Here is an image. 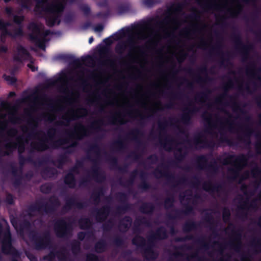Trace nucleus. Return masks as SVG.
Here are the masks:
<instances>
[{
  "label": "nucleus",
  "instance_id": "nucleus-1",
  "mask_svg": "<svg viewBox=\"0 0 261 261\" xmlns=\"http://www.w3.org/2000/svg\"><path fill=\"white\" fill-rule=\"evenodd\" d=\"M180 21L176 18H169L153 26L146 24L135 29L131 34V39L148 38L153 43L158 42L162 38H168L179 27Z\"/></svg>",
  "mask_w": 261,
  "mask_h": 261
},
{
  "label": "nucleus",
  "instance_id": "nucleus-2",
  "mask_svg": "<svg viewBox=\"0 0 261 261\" xmlns=\"http://www.w3.org/2000/svg\"><path fill=\"white\" fill-rule=\"evenodd\" d=\"M30 31V36L31 40L42 50H45L44 44L49 39L48 36L50 32L48 30L44 31L43 25L39 23H31L29 26Z\"/></svg>",
  "mask_w": 261,
  "mask_h": 261
},
{
  "label": "nucleus",
  "instance_id": "nucleus-3",
  "mask_svg": "<svg viewBox=\"0 0 261 261\" xmlns=\"http://www.w3.org/2000/svg\"><path fill=\"white\" fill-rule=\"evenodd\" d=\"M213 5L218 10H226L232 16H236L240 12L242 7L236 0H216Z\"/></svg>",
  "mask_w": 261,
  "mask_h": 261
},
{
  "label": "nucleus",
  "instance_id": "nucleus-4",
  "mask_svg": "<svg viewBox=\"0 0 261 261\" xmlns=\"http://www.w3.org/2000/svg\"><path fill=\"white\" fill-rule=\"evenodd\" d=\"M0 240L2 243L3 251L6 254L16 255L17 252L11 245L10 233L8 229L3 231L0 224Z\"/></svg>",
  "mask_w": 261,
  "mask_h": 261
},
{
  "label": "nucleus",
  "instance_id": "nucleus-5",
  "mask_svg": "<svg viewBox=\"0 0 261 261\" xmlns=\"http://www.w3.org/2000/svg\"><path fill=\"white\" fill-rule=\"evenodd\" d=\"M32 138V136H29L28 138H24V136H22L16 138V142H10L6 144V148L9 151H11L14 149L18 148V151L22 153L25 147V144H29L31 139Z\"/></svg>",
  "mask_w": 261,
  "mask_h": 261
},
{
  "label": "nucleus",
  "instance_id": "nucleus-6",
  "mask_svg": "<svg viewBox=\"0 0 261 261\" xmlns=\"http://www.w3.org/2000/svg\"><path fill=\"white\" fill-rule=\"evenodd\" d=\"M34 141L31 142V147L38 150H44L48 148L47 141L45 135L39 132L33 136Z\"/></svg>",
  "mask_w": 261,
  "mask_h": 261
},
{
  "label": "nucleus",
  "instance_id": "nucleus-7",
  "mask_svg": "<svg viewBox=\"0 0 261 261\" xmlns=\"http://www.w3.org/2000/svg\"><path fill=\"white\" fill-rule=\"evenodd\" d=\"M87 114L86 109L78 108L76 110L70 109L63 116V119L67 124L70 120L85 116Z\"/></svg>",
  "mask_w": 261,
  "mask_h": 261
},
{
  "label": "nucleus",
  "instance_id": "nucleus-8",
  "mask_svg": "<svg viewBox=\"0 0 261 261\" xmlns=\"http://www.w3.org/2000/svg\"><path fill=\"white\" fill-rule=\"evenodd\" d=\"M9 25V23H4L2 20L0 19V37L2 38V39L7 36L16 37L22 35L23 32L20 27L15 29L12 32H8Z\"/></svg>",
  "mask_w": 261,
  "mask_h": 261
},
{
  "label": "nucleus",
  "instance_id": "nucleus-9",
  "mask_svg": "<svg viewBox=\"0 0 261 261\" xmlns=\"http://www.w3.org/2000/svg\"><path fill=\"white\" fill-rule=\"evenodd\" d=\"M231 163L233 167L237 170H240L247 164L246 157L244 155H239L236 158L231 157L225 164Z\"/></svg>",
  "mask_w": 261,
  "mask_h": 261
},
{
  "label": "nucleus",
  "instance_id": "nucleus-10",
  "mask_svg": "<svg viewBox=\"0 0 261 261\" xmlns=\"http://www.w3.org/2000/svg\"><path fill=\"white\" fill-rule=\"evenodd\" d=\"M30 58V55L26 49L21 46L18 45L14 56V60L20 63L23 60H29Z\"/></svg>",
  "mask_w": 261,
  "mask_h": 261
},
{
  "label": "nucleus",
  "instance_id": "nucleus-11",
  "mask_svg": "<svg viewBox=\"0 0 261 261\" xmlns=\"http://www.w3.org/2000/svg\"><path fill=\"white\" fill-rule=\"evenodd\" d=\"M55 230L58 236L63 237L67 233V225L63 221H59L56 224Z\"/></svg>",
  "mask_w": 261,
  "mask_h": 261
},
{
  "label": "nucleus",
  "instance_id": "nucleus-12",
  "mask_svg": "<svg viewBox=\"0 0 261 261\" xmlns=\"http://www.w3.org/2000/svg\"><path fill=\"white\" fill-rule=\"evenodd\" d=\"M86 135V129L81 124H77L74 127L72 136L77 139H81Z\"/></svg>",
  "mask_w": 261,
  "mask_h": 261
},
{
  "label": "nucleus",
  "instance_id": "nucleus-13",
  "mask_svg": "<svg viewBox=\"0 0 261 261\" xmlns=\"http://www.w3.org/2000/svg\"><path fill=\"white\" fill-rule=\"evenodd\" d=\"M68 83L67 76L65 74H63L58 77L53 83L54 85H60L63 89L67 88Z\"/></svg>",
  "mask_w": 261,
  "mask_h": 261
},
{
  "label": "nucleus",
  "instance_id": "nucleus-14",
  "mask_svg": "<svg viewBox=\"0 0 261 261\" xmlns=\"http://www.w3.org/2000/svg\"><path fill=\"white\" fill-rule=\"evenodd\" d=\"M65 182L70 187H72L74 185L75 180L72 173H69L65 176Z\"/></svg>",
  "mask_w": 261,
  "mask_h": 261
},
{
  "label": "nucleus",
  "instance_id": "nucleus-15",
  "mask_svg": "<svg viewBox=\"0 0 261 261\" xmlns=\"http://www.w3.org/2000/svg\"><path fill=\"white\" fill-rule=\"evenodd\" d=\"M105 248V245L103 242H98L96 244L95 250L97 252H102Z\"/></svg>",
  "mask_w": 261,
  "mask_h": 261
},
{
  "label": "nucleus",
  "instance_id": "nucleus-16",
  "mask_svg": "<svg viewBox=\"0 0 261 261\" xmlns=\"http://www.w3.org/2000/svg\"><path fill=\"white\" fill-rule=\"evenodd\" d=\"M5 79L8 83L13 84L15 83L16 79L14 76H11L9 75H5Z\"/></svg>",
  "mask_w": 261,
  "mask_h": 261
},
{
  "label": "nucleus",
  "instance_id": "nucleus-17",
  "mask_svg": "<svg viewBox=\"0 0 261 261\" xmlns=\"http://www.w3.org/2000/svg\"><path fill=\"white\" fill-rule=\"evenodd\" d=\"M13 19L16 23L19 24L23 20L24 17L23 16L14 15Z\"/></svg>",
  "mask_w": 261,
  "mask_h": 261
},
{
  "label": "nucleus",
  "instance_id": "nucleus-18",
  "mask_svg": "<svg viewBox=\"0 0 261 261\" xmlns=\"http://www.w3.org/2000/svg\"><path fill=\"white\" fill-rule=\"evenodd\" d=\"M115 103L116 106H121L122 104V103L125 102L126 99L125 98H122L121 99H120L116 97L115 98Z\"/></svg>",
  "mask_w": 261,
  "mask_h": 261
},
{
  "label": "nucleus",
  "instance_id": "nucleus-19",
  "mask_svg": "<svg viewBox=\"0 0 261 261\" xmlns=\"http://www.w3.org/2000/svg\"><path fill=\"white\" fill-rule=\"evenodd\" d=\"M87 261H99L98 258L93 254H89L87 255Z\"/></svg>",
  "mask_w": 261,
  "mask_h": 261
},
{
  "label": "nucleus",
  "instance_id": "nucleus-20",
  "mask_svg": "<svg viewBox=\"0 0 261 261\" xmlns=\"http://www.w3.org/2000/svg\"><path fill=\"white\" fill-rule=\"evenodd\" d=\"M16 134H17V131L15 129H14V128L10 129L8 132V135L9 137H14L16 135Z\"/></svg>",
  "mask_w": 261,
  "mask_h": 261
},
{
  "label": "nucleus",
  "instance_id": "nucleus-21",
  "mask_svg": "<svg viewBox=\"0 0 261 261\" xmlns=\"http://www.w3.org/2000/svg\"><path fill=\"white\" fill-rule=\"evenodd\" d=\"M6 13L8 15L9 17L12 16L13 15V9L10 7H7L5 9Z\"/></svg>",
  "mask_w": 261,
  "mask_h": 261
},
{
  "label": "nucleus",
  "instance_id": "nucleus-22",
  "mask_svg": "<svg viewBox=\"0 0 261 261\" xmlns=\"http://www.w3.org/2000/svg\"><path fill=\"white\" fill-rule=\"evenodd\" d=\"M103 30V27L101 25H98L95 27L94 28V31L96 32H100L102 31Z\"/></svg>",
  "mask_w": 261,
  "mask_h": 261
},
{
  "label": "nucleus",
  "instance_id": "nucleus-23",
  "mask_svg": "<svg viewBox=\"0 0 261 261\" xmlns=\"http://www.w3.org/2000/svg\"><path fill=\"white\" fill-rule=\"evenodd\" d=\"M152 3V0H144L143 3L146 6L149 7L150 6Z\"/></svg>",
  "mask_w": 261,
  "mask_h": 261
},
{
  "label": "nucleus",
  "instance_id": "nucleus-24",
  "mask_svg": "<svg viewBox=\"0 0 261 261\" xmlns=\"http://www.w3.org/2000/svg\"><path fill=\"white\" fill-rule=\"evenodd\" d=\"M7 51V47L5 45H2L0 46V53H6Z\"/></svg>",
  "mask_w": 261,
  "mask_h": 261
},
{
  "label": "nucleus",
  "instance_id": "nucleus-25",
  "mask_svg": "<svg viewBox=\"0 0 261 261\" xmlns=\"http://www.w3.org/2000/svg\"><path fill=\"white\" fill-rule=\"evenodd\" d=\"M28 66L33 71H35L36 69L35 67L33 65L32 62L28 64Z\"/></svg>",
  "mask_w": 261,
  "mask_h": 261
},
{
  "label": "nucleus",
  "instance_id": "nucleus-26",
  "mask_svg": "<svg viewBox=\"0 0 261 261\" xmlns=\"http://www.w3.org/2000/svg\"><path fill=\"white\" fill-rule=\"evenodd\" d=\"M8 202L10 204H12L13 202L12 197L11 195L8 196Z\"/></svg>",
  "mask_w": 261,
  "mask_h": 261
},
{
  "label": "nucleus",
  "instance_id": "nucleus-27",
  "mask_svg": "<svg viewBox=\"0 0 261 261\" xmlns=\"http://www.w3.org/2000/svg\"><path fill=\"white\" fill-rule=\"evenodd\" d=\"M229 214H227L226 212H224L223 213V218L225 220H226V219L229 217Z\"/></svg>",
  "mask_w": 261,
  "mask_h": 261
},
{
  "label": "nucleus",
  "instance_id": "nucleus-28",
  "mask_svg": "<svg viewBox=\"0 0 261 261\" xmlns=\"http://www.w3.org/2000/svg\"><path fill=\"white\" fill-rule=\"evenodd\" d=\"M54 119H55V116H54V115H51L50 116H49L48 118L49 120L53 121Z\"/></svg>",
  "mask_w": 261,
  "mask_h": 261
},
{
  "label": "nucleus",
  "instance_id": "nucleus-29",
  "mask_svg": "<svg viewBox=\"0 0 261 261\" xmlns=\"http://www.w3.org/2000/svg\"><path fill=\"white\" fill-rule=\"evenodd\" d=\"M84 221H85L86 222V225L85 226H81V227L83 228H86V227H87L88 226H89V224L88 223V221L87 220H84Z\"/></svg>",
  "mask_w": 261,
  "mask_h": 261
},
{
  "label": "nucleus",
  "instance_id": "nucleus-30",
  "mask_svg": "<svg viewBox=\"0 0 261 261\" xmlns=\"http://www.w3.org/2000/svg\"><path fill=\"white\" fill-rule=\"evenodd\" d=\"M79 237L80 239H83L84 238V234L82 232L80 233L79 234Z\"/></svg>",
  "mask_w": 261,
  "mask_h": 261
},
{
  "label": "nucleus",
  "instance_id": "nucleus-31",
  "mask_svg": "<svg viewBox=\"0 0 261 261\" xmlns=\"http://www.w3.org/2000/svg\"><path fill=\"white\" fill-rule=\"evenodd\" d=\"M137 239H141V238L139 237H136L135 238H134L133 240V242L134 244H136V241Z\"/></svg>",
  "mask_w": 261,
  "mask_h": 261
},
{
  "label": "nucleus",
  "instance_id": "nucleus-32",
  "mask_svg": "<svg viewBox=\"0 0 261 261\" xmlns=\"http://www.w3.org/2000/svg\"><path fill=\"white\" fill-rule=\"evenodd\" d=\"M186 37H187V38H190V37H191V36H190V31H188V32H187V34H186Z\"/></svg>",
  "mask_w": 261,
  "mask_h": 261
},
{
  "label": "nucleus",
  "instance_id": "nucleus-33",
  "mask_svg": "<svg viewBox=\"0 0 261 261\" xmlns=\"http://www.w3.org/2000/svg\"><path fill=\"white\" fill-rule=\"evenodd\" d=\"M180 10H181V8H180V7L179 6H178L177 7V9H176V10L175 12H179V11H180Z\"/></svg>",
  "mask_w": 261,
  "mask_h": 261
},
{
  "label": "nucleus",
  "instance_id": "nucleus-34",
  "mask_svg": "<svg viewBox=\"0 0 261 261\" xmlns=\"http://www.w3.org/2000/svg\"><path fill=\"white\" fill-rule=\"evenodd\" d=\"M93 38L92 37H90L89 39V43H91L93 41Z\"/></svg>",
  "mask_w": 261,
  "mask_h": 261
},
{
  "label": "nucleus",
  "instance_id": "nucleus-35",
  "mask_svg": "<svg viewBox=\"0 0 261 261\" xmlns=\"http://www.w3.org/2000/svg\"><path fill=\"white\" fill-rule=\"evenodd\" d=\"M45 187V186H43L41 187V191H43V192H47L48 191V190H47V191H45L44 190V187Z\"/></svg>",
  "mask_w": 261,
  "mask_h": 261
},
{
  "label": "nucleus",
  "instance_id": "nucleus-36",
  "mask_svg": "<svg viewBox=\"0 0 261 261\" xmlns=\"http://www.w3.org/2000/svg\"><path fill=\"white\" fill-rule=\"evenodd\" d=\"M105 41L106 42V41H108L109 43H112V41H111V39H109V38L106 39L105 40Z\"/></svg>",
  "mask_w": 261,
  "mask_h": 261
},
{
  "label": "nucleus",
  "instance_id": "nucleus-37",
  "mask_svg": "<svg viewBox=\"0 0 261 261\" xmlns=\"http://www.w3.org/2000/svg\"><path fill=\"white\" fill-rule=\"evenodd\" d=\"M121 38V36H118V35H117L115 36V39L118 40L120 39Z\"/></svg>",
  "mask_w": 261,
  "mask_h": 261
},
{
  "label": "nucleus",
  "instance_id": "nucleus-38",
  "mask_svg": "<svg viewBox=\"0 0 261 261\" xmlns=\"http://www.w3.org/2000/svg\"><path fill=\"white\" fill-rule=\"evenodd\" d=\"M30 259L31 261H37L36 259L35 258H34V257H33L32 258H30Z\"/></svg>",
  "mask_w": 261,
  "mask_h": 261
},
{
  "label": "nucleus",
  "instance_id": "nucleus-39",
  "mask_svg": "<svg viewBox=\"0 0 261 261\" xmlns=\"http://www.w3.org/2000/svg\"><path fill=\"white\" fill-rule=\"evenodd\" d=\"M197 24H195L194 26H193V28L194 29H196L197 28Z\"/></svg>",
  "mask_w": 261,
  "mask_h": 261
},
{
  "label": "nucleus",
  "instance_id": "nucleus-40",
  "mask_svg": "<svg viewBox=\"0 0 261 261\" xmlns=\"http://www.w3.org/2000/svg\"><path fill=\"white\" fill-rule=\"evenodd\" d=\"M14 94H15V93L14 92H10V96H13Z\"/></svg>",
  "mask_w": 261,
  "mask_h": 261
},
{
  "label": "nucleus",
  "instance_id": "nucleus-41",
  "mask_svg": "<svg viewBox=\"0 0 261 261\" xmlns=\"http://www.w3.org/2000/svg\"><path fill=\"white\" fill-rule=\"evenodd\" d=\"M248 176H249V172H247V175H246V176H245V178H247Z\"/></svg>",
  "mask_w": 261,
  "mask_h": 261
},
{
  "label": "nucleus",
  "instance_id": "nucleus-42",
  "mask_svg": "<svg viewBox=\"0 0 261 261\" xmlns=\"http://www.w3.org/2000/svg\"><path fill=\"white\" fill-rule=\"evenodd\" d=\"M127 221L128 222L129 224L130 223V222L129 219L128 218L127 219Z\"/></svg>",
  "mask_w": 261,
  "mask_h": 261
},
{
  "label": "nucleus",
  "instance_id": "nucleus-43",
  "mask_svg": "<svg viewBox=\"0 0 261 261\" xmlns=\"http://www.w3.org/2000/svg\"><path fill=\"white\" fill-rule=\"evenodd\" d=\"M46 246L45 245H43L42 247H41V248H44V247H45Z\"/></svg>",
  "mask_w": 261,
  "mask_h": 261
},
{
  "label": "nucleus",
  "instance_id": "nucleus-44",
  "mask_svg": "<svg viewBox=\"0 0 261 261\" xmlns=\"http://www.w3.org/2000/svg\"><path fill=\"white\" fill-rule=\"evenodd\" d=\"M155 257V255H154L152 257V258H154Z\"/></svg>",
  "mask_w": 261,
  "mask_h": 261
},
{
  "label": "nucleus",
  "instance_id": "nucleus-45",
  "mask_svg": "<svg viewBox=\"0 0 261 261\" xmlns=\"http://www.w3.org/2000/svg\"><path fill=\"white\" fill-rule=\"evenodd\" d=\"M246 261H249V260H246Z\"/></svg>",
  "mask_w": 261,
  "mask_h": 261
}]
</instances>
